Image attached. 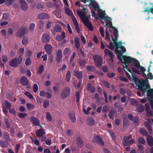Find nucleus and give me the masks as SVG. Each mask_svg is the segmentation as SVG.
I'll list each match as a JSON object with an SVG mask.
<instances>
[{"label": "nucleus", "mask_w": 153, "mask_h": 153, "mask_svg": "<svg viewBox=\"0 0 153 153\" xmlns=\"http://www.w3.org/2000/svg\"><path fill=\"white\" fill-rule=\"evenodd\" d=\"M117 57L118 59L120 61H122V58L124 60V62H123V63L125 65L123 66L124 68H127L128 67V65L126 63H131L133 62L134 60V58H131L129 56L123 55L122 53V55L121 56H120L117 55Z\"/></svg>", "instance_id": "nucleus-3"}, {"label": "nucleus", "mask_w": 153, "mask_h": 153, "mask_svg": "<svg viewBox=\"0 0 153 153\" xmlns=\"http://www.w3.org/2000/svg\"><path fill=\"white\" fill-rule=\"evenodd\" d=\"M20 147V144L19 143H17L15 147V152L18 153L19 151V149Z\"/></svg>", "instance_id": "nucleus-64"}, {"label": "nucleus", "mask_w": 153, "mask_h": 153, "mask_svg": "<svg viewBox=\"0 0 153 153\" xmlns=\"http://www.w3.org/2000/svg\"><path fill=\"white\" fill-rule=\"evenodd\" d=\"M108 107L107 105H104L102 108V113H107L109 111Z\"/></svg>", "instance_id": "nucleus-46"}, {"label": "nucleus", "mask_w": 153, "mask_h": 153, "mask_svg": "<svg viewBox=\"0 0 153 153\" xmlns=\"http://www.w3.org/2000/svg\"><path fill=\"white\" fill-rule=\"evenodd\" d=\"M31 63L30 58L28 57L26 59L25 62V64L26 65L28 66L31 64Z\"/></svg>", "instance_id": "nucleus-60"}, {"label": "nucleus", "mask_w": 153, "mask_h": 153, "mask_svg": "<svg viewBox=\"0 0 153 153\" xmlns=\"http://www.w3.org/2000/svg\"><path fill=\"white\" fill-rule=\"evenodd\" d=\"M137 141L139 144H144L146 143V141L145 139L143 137L139 138Z\"/></svg>", "instance_id": "nucleus-43"}, {"label": "nucleus", "mask_w": 153, "mask_h": 153, "mask_svg": "<svg viewBox=\"0 0 153 153\" xmlns=\"http://www.w3.org/2000/svg\"><path fill=\"white\" fill-rule=\"evenodd\" d=\"M87 123L88 125L92 126L95 124V120L93 117H89L87 119Z\"/></svg>", "instance_id": "nucleus-28"}, {"label": "nucleus", "mask_w": 153, "mask_h": 153, "mask_svg": "<svg viewBox=\"0 0 153 153\" xmlns=\"http://www.w3.org/2000/svg\"><path fill=\"white\" fill-rule=\"evenodd\" d=\"M104 52L106 56L109 55L110 56V61L112 63L113 62V57L114 56V55L113 53L111 51L109 50L107 48H106L104 50Z\"/></svg>", "instance_id": "nucleus-14"}, {"label": "nucleus", "mask_w": 153, "mask_h": 153, "mask_svg": "<svg viewBox=\"0 0 153 153\" xmlns=\"http://www.w3.org/2000/svg\"><path fill=\"white\" fill-rule=\"evenodd\" d=\"M123 126L124 127L127 126L128 124V120L126 118H123Z\"/></svg>", "instance_id": "nucleus-58"}, {"label": "nucleus", "mask_w": 153, "mask_h": 153, "mask_svg": "<svg viewBox=\"0 0 153 153\" xmlns=\"http://www.w3.org/2000/svg\"><path fill=\"white\" fill-rule=\"evenodd\" d=\"M30 99H33V97L30 93L27 91H26L24 93Z\"/></svg>", "instance_id": "nucleus-48"}, {"label": "nucleus", "mask_w": 153, "mask_h": 153, "mask_svg": "<svg viewBox=\"0 0 153 153\" xmlns=\"http://www.w3.org/2000/svg\"><path fill=\"white\" fill-rule=\"evenodd\" d=\"M98 9L99 10H98V16L99 18H100V20L101 23L103 24H104V18L105 17V12H104L101 9H100V8H97V9Z\"/></svg>", "instance_id": "nucleus-11"}, {"label": "nucleus", "mask_w": 153, "mask_h": 153, "mask_svg": "<svg viewBox=\"0 0 153 153\" xmlns=\"http://www.w3.org/2000/svg\"><path fill=\"white\" fill-rule=\"evenodd\" d=\"M53 22L48 21L47 22L46 24V28L47 29H49L53 26Z\"/></svg>", "instance_id": "nucleus-49"}, {"label": "nucleus", "mask_w": 153, "mask_h": 153, "mask_svg": "<svg viewBox=\"0 0 153 153\" xmlns=\"http://www.w3.org/2000/svg\"><path fill=\"white\" fill-rule=\"evenodd\" d=\"M93 142H96L98 144L101 146H103L104 145V143L102 141V138L98 135L95 136L93 139Z\"/></svg>", "instance_id": "nucleus-7"}, {"label": "nucleus", "mask_w": 153, "mask_h": 153, "mask_svg": "<svg viewBox=\"0 0 153 153\" xmlns=\"http://www.w3.org/2000/svg\"><path fill=\"white\" fill-rule=\"evenodd\" d=\"M65 38V33L63 31L61 33V34L57 35L56 37V40L59 42H61L62 40Z\"/></svg>", "instance_id": "nucleus-27"}, {"label": "nucleus", "mask_w": 153, "mask_h": 153, "mask_svg": "<svg viewBox=\"0 0 153 153\" xmlns=\"http://www.w3.org/2000/svg\"><path fill=\"white\" fill-rule=\"evenodd\" d=\"M0 144L1 146L3 148H6L8 146V145L6 143L2 140L0 141Z\"/></svg>", "instance_id": "nucleus-53"}, {"label": "nucleus", "mask_w": 153, "mask_h": 153, "mask_svg": "<svg viewBox=\"0 0 153 153\" xmlns=\"http://www.w3.org/2000/svg\"><path fill=\"white\" fill-rule=\"evenodd\" d=\"M132 121L133 122L135 125L137 126H138L139 125V124H138L139 120L137 117H134Z\"/></svg>", "instance_id": "nucleus-61"}, {"label": "nucleus", "mask_w": 153, "mask_h": 153, "mask_svg": "<svg viewBox=\"0 0 153 153\" xmlns=\"http://www.w3.org/2000/svg\"><path fill=\"white\" fill-rule=\"evenodd\" d=\"M90 2L89 6L92 7L95 11L97 10V8H99V6L97 3L94 0H86V2Z\"/></svg>", "instance_id": "nucleus-9"}, {"label": "nucleus", "mask_w": 153, "mask_h": 153, "mask_svg": "<svg viewBox=\"0 0 153 153\" xmlns=\"http://www.w3.org/2000/svg\"><path fill=\"white\" fill-rule=\"evenodd\" d=\"M44 47L47 53L49 55L51 54L53 50L52 46L49 44H47L45 45Z\"/></svg>", "instance_id": "nucleus-13"}, {"label": "nucleus", "mask_w": 153, "mask_h": 153, "mask_svg": "<svg viewBox=\"0 0 153 153\" xmlns=\"http://www.w3.org/2000/svg\"><path fill=\"white\" fill-rule=\"evenodd\" d=\"M139 132L143 136H146L149 135L147 131L143 128H140L139 130Z\"/></svg>", "instance_id": "nucleus-30"}, {"label": "nucleus", "mask_w": 153, "mask_h": 153, "mask_svg": "<svg viewBox=\"0 0 153 153\" xmlns=\"http://www.w3.org/2000/svg\"><path fill=\"white\" fill-rule=\"evenodd\" d=\"M43 25L44 22L42 20L39 21L38 23L37 26L40 29L42 28L43 27Z\"/></svg>", "instance_id": "nucleus-59"}, {"label": "nucleus", "mask_w": 153, "mask_h": 153, "mask_svg": "<svg viewBox=\"0 0 153 153\" xmlns=\"http://www.w3.org/2000/svg\"><path fill=\"white\" fill-rule=\"evenodd\" d=\"M77 13L80 16V18L83 24L88 27L89 30H93V27L91 23L89 22V20L85 13L82 11L78 10Z\"/></svg>", "instance_id": "nucleus-2"}, {"label": "nucleus", "mask_w": 153, "mask_h": 153, "mask_svg": "<svg viewBox=\"0 0 153 153\" xmlns=\"http://www.w3.org/2000/svg\"><path fill=\"white\" fill-rule=\"evenodd\" d=\"M49 101L47 100H45L43 102V107L45 108H47L49 105Z\"/></svg>", "instance_id": "nucleus-51"}, {"label": "nucleus", "mask_w": 153, "mask_h": 153, "mask_svg": "<svg viewBox=\"0 0 153 153\" xmlns=\"http://www.w3.org/2000/svg\"><path fill=\"white\" fill-rule=\"evenodd\" d=\"M45 134V131L43 128H42L37 130L36 131V136L38 137H42Z\"/></svg>", "instance_id": "nucleus-17"}, {"label": "nucleus", "mask_w": 153, "mask_h": 153, "mask_svg": "<svg viewBox=\"0 0 153 153\" xmlns=\"http://www.w3.org/2000/svg\"><path fill=\"white\" fill-rule=\"evenodd\" d=\"M18 59L17 58L15 57L13 59L11 60L9 62V65L12 67H15L17 66L18 64H19L18 63Z\"/></svg>", "instance_id": "nucleus-15"}, {"label": "nucleus", "mask_w": 153, "mask_h": 153, "mask_svg": "<svg viewBox=\"0 0 153 153\" xmlns=\"http://www.w3.org/2000/svg\"><path fill=\"white\" fill-rule=\"evenodd\" d=\"M114 31H113V33L115 37V39L117 40V38L119 36L118 31L117 30L115 27L114 29H113Z\"/></svg>", "instance_id": "nucleus-45"}, {"label": "nucleus", "mask_w": 153, "mask_h": 153, "mask_svg": "<svg viewBox=\"0 0 153 153\" xmlns=\"http://www.w3.org/2000/svg\"><path fill=\"white\" fill-rule=\"evenodd\" d=\"M21 84L23 86H26L28 83V80L25 76H22L20 80Z\"/></svg>", "instance_id": "nucleus-23"}, {"label": "nucleus", "mask_w": 153, "mask_h": 153, "mask_svg": "<svg viewBox=\"0 0 153 153\" xmlns=\"http://www.w3.org/2000/svg\"><path fill=\"white\" fill-rule=\"evenodd\" d=\"M105 26H106L107 27H109L112 29L115 28V27L113 26V24L111 21L106 22Z\"/></svg>", "instance_id": "nucleus-42"}, {"label": "nucleus", "mask_w": 153, "mask_h": 153, "mask_svg": "<svg viewBox=\"0 0 153 153\" xmlns=\"http://www.w3.org/2000/svg\"><path fill=\"white\" fill-rule=\"evenodd\" d=\"M152 8H147V9H145L144 11V12H148L149 13H151L152 14H153V5L152 7Z\"/></svg>", "instance_id": "nucleus-62"}, {"label": "nucleus", "mask_w": 153, "mask_h": 153, "mask_svg": "<svg viewBox=\"0 0 153 153\" xmlns=\"http://www.w3.org/2000/svg\"><path fill=\"white\" fill-rule=\"evenodd\" d=\"M86 70L90 72L94 71L96 69L92 65H88L86 66Z\"/></svg>", "instance_id": "nucleus-36"}, {"label": "nucleus", "mask_w": 153, "mask_h": 153, "mask_svg": "<svg viewBox=\"0 0 153 153\" xmlns=\"http://www.w3.org/2000/svg\"><path fill=\"white\" fill-rule=\"evenodd\" d=\"M37 17L39 19H48L50 18V16L48 14L42 12L39 13Z\"/></svg>", "instance_id": "nucleus-12"}, {"label": "nucleus", "mask_w": 153, "mask_h": 153, "mask_svg": "<svg viewBox=\"0 0 153 153\" xmlns=\"http://www.w3.org/2000/svg\"><path fill=\"white\" fill-rule=\"evenodd\" d=\"M46 118L48 121H51L52 118L49 112H46Z\"/></svg>", "instance_id": "nucleus-52"}, {"label": "nucleus", "mask_w": 153, "mask_h": 153, "mask_svg": "<svg viewBox=\"0 0 153 153\" xmlns=\"http://www.w3.org/2000/svg\"><path fill=\"white\" fill-rule=\"evenodd\" d=\"M134 59L133 62L132 63V65L134 66L136 68H139L140 66L139 62L135 59Z\"/></svg>", "instance_id": "nucleus-31"}, {"label": "nucleus", "mask_w": 153, "mask_h": 153, "mask_svg": "<svg viewBox=\"0 0 153 153\" xmlns=\"http://www.w3.org/2000/svg\"><path fill=\"white\" fill-rule=\"evenodd\" d=\"M71 93V88L69 87H65L62 91L60 97L62 99H64L67 98Z\"/></svg>", "instance_id": "nucleus-4"}, {"label": "nucleus", "mask_w": 153, "mask_h": 153, "mask_svg": "<svg viewBox=\"0 0 153 153\" xmlns=\"http://www.w3.org/2000/svg\"><path fill=\"white\" fill-rule=\"evenodd\" d=\"M134 139L129 140L124 137L123 138V143L124 146L131 145L134 143Z\"/></svg>", "instance_id": "nucleus-8"}, {"label": "nucleus", "mask_w": 153, "mask_h": 153, "mask_svg": "<svg viewBox=\"0 0 153 153\" xmlns=\"http://www.w3.org/2000/svg\"><path fill=\"white\" fill-rule=\"evenodd\" d=\"M99 30H100V32L101 36L102 37H104V28L102 27H100L99 29Z\"/></svg>", "instance_id": "nucleus-63"}, {"label": "nucleus", "mask_w": 153, "mask_h": 153, "mask_svg": "<svg viewBox=\"0 0 153 153\" xmlns=\"http://www.w3.org/2000/svg\"><path fill=\"white\" fill-rule=\"evenodd\" d=\"M116 113V111L114 110H110L109 111V114H108V117L110 119H112L113 120L114 119V116Z\"/></svg>", "instance_id": "nucleus-40"}, {"label": "nucleus", "mask_w": 153, "mask_h": 153, "mask_svg": "<svg viewBox=\"0 0 153 153\" xmlns=\"http://www.w3.org/2000/svg\"><path fill=\"white\" fill-rule=\"evenodd\" d=\"M3 137L6 142L8 143L10 142V138L9 134L6 133L3 135Z\"/></svg>", "instance_id": "nucleus-41"}, {"label": "nucleus", "mask_w": 153, "mask_h": 153, "mask_svg": "<svg viewBox=\"0 0 153 153\" xmlns=\"http://www.w3.org/2000/svg\"><path fill=\"white\" fill-rule=\"evenodd\" d=\"M4 104L5 106V108L7 109H9L12 106L11 103L6 100H4Z\"/></svg>", "instance_id": "nucleus-44"}, {"label": "nucleus", "mask_w": 153, "mask_h": 153, "mask_svg": "<svg viewBox=\"0 0 153 153\" xmlns=\"http://www.w3.org/2000/svg\"><path fill=\"white\" fill-rule=\"evenodd\" d=\"M74 74L76 78L78 79H81L83 76V74L81 71L75 70L74 71Z\"/></svg>", "instance_id": "nucleus-24"}, {"label": "nucleus", "mask_w": 153, "mask_h": 153, "mask_svg": "<svg viewBox=\"0 0 153 153\" xmlns=\"http://www.w3.org/2000/svg\"><path fill=\"white\" fill-rule=\"evenodd\" d=\"M2 18L4 20L8 19L9 21L11 20L10 19V14L8 13H4L2 16Z\"/></svg>", "instance_id": "nucleus-37"}, {"label": "nucleus", "mask_w": 153, "mask_h": 153, "mask_svg": "<svg viewBox=\"0 0 153 153\" xmlns=\"http://www.w3.org/2000/svg\"><path fill=\"white\" fill-rule=\"evenodd\" d=\"M27 115V114L24 113H20L18 114V117L21 119L24 118Z\"/></svg>", "instance_id": "nucleus-57"}, {"label": "nucleus", "mask_w": 153, "mask_h": 153, "mask_svg": "<svg viewBox=\"0 0 153 153\" xmlns=\"http://www.w3.org/2000/svg\"><path fill=\"white\" fill-rule=\"evenodd\" d=\"M22 9L26 11L28 8L27 4L25 0H18Z\"/></svg>", "instance_id": "nucleus-10"}, {"label": "nucleus", "mask_w": 153, "mask_h": 153, "mask_svg": "<svg viewBox=\"0 0 153 153\" xmlns=\"http://www.w3.org/2000/svg\"><path fill=\"white\" fill-rule=\"evenodd\" d=\"M78 62L80 67H83L86 64V61L83 59H80Z\"/></svg>", "instance_id": "nucleus-35"}, {"label": "nucleus", "mask_w": 153, "mask_h": 153, "mask_svg": "<svg viewBox=\"0 0 153 153\" xmlns=\"http://www.w3.org/2000/svg\"><path fill=\"white\" fill-rule=\"evenodd\" d=\"M14 2V0H6L5 1V4L7 6H10L12 5Z\"/></svg>", "instance_id": "nucleus-55"}, {"label": "nucleus", "mask_w": 153, "mask_h": 153, "mask_svg": "<svg viewBox=\"0 0 153 153\" xmlns=\"http://www.w3.org/2000/svg\"><path fill=\"white\" fill-rule=\"evenodd\" d=\"M86 89L88 91L90 90L91 93H94L95 90V88L94 86L91 87V83H89L87 84L86 86Z\"/></svg>", "instance_id": "nucleus-29"}, {"label": "nucleus", "mask_w": 153, "mask_h": 153, "mask_svg": "<svg viewBox=\"0 0 153 153\" xmlns=\"http://www.w3.org/2000/svg\"><path fill=\"white\" fill-rule=\"evenodd\" d=\"M4 120L5 127L7 128H9L10 127V124L8 119H4Z\"/></svg>", "instance_id": "nucleus-54"}, {"label": "nucleus", "mask_w": 153, "mask_h": 153, "mask_svg": "<svg viewBox=\"0 0 153 153\" xmlns=\"http://www.w3.org/2000/svg\"><path fill=\"white\" fill-rule=\"evenodd\" d=\"M71 76V73L70 71L68 70L66 74V80L68 82H70Z\"/></svg>", "instance_id": "nucleus-38"}, {"label": "nucleus", "mask_w": 153, "mask_h": 153, "mask_svg": "<svg viewBox=\"0 0 153 153\" xmlns=\"http://www.w3.org/2000/svg\"><path fill=\"white\" fill-rule=\"evenodd\" d=\"M62 30L61 26L58 24H57L54 27V30L56 32H60Z\"/></svg>", "instance_id": "nucleus-33"}, {"label": "nucleus", "mask_w": 153, "mask_h": 153, "mask_svg": "<svg viewBox=\"0 0 153 153\" xmlns=\"http://www.w3.org/2000/svg\"><path fill=\"white\" fill-rule=\"evenodd\" d=\"M146 141L149 146L152 147L153 146V138L152 136L149 135L146 138Z\"/></svg>", "instance_id": "nucleus-25"}, {"label": "nucleus", "mask_w": 153, "mask_h": 153, "mask_svg": "<svg viewBox=\"0 0 153 153\" xmlns=\"http://www.w3.org/2000/svg\"><path fill=\"white\" fill-rule=\"evenodd\" d=\"M68 115L72 123H75L76 122V120L74 112H69L68 113Z\"/></svg>", "instance_id": "nucleus-20"}, {"label": "nucleus", "mask_w": 153, "mask_h": 153, "mask_svg": "<svg viewBox=\"0 0 153 153\" xmlns=\"http://www.w3.org/2000/svg\"><path fill=\"white\" fill-rule=\"evenodd\" d=\"M44 66L43 65H41L39 67L38 71H37L38 73L40 75H41L43 72L44 71Z\"/></svg>", "instance_id": "nucleus-39"}, {"label": "nucleus", "mask_w": 153, "mask_h": 153, "mask_svg": "<svg viewBox=\"0 0 153 153\" xmlns=\"http://www.w3.org/2000/svg\"><path fill=\"white\" fill-rule=\"evenodd\" d=\"M28 38L26 36L24 37L22 41V43L23 45H26L27 43Z\"/></svg>", "instance_id": "nucleus-50"}, {"label": "nucleus", "mask_w": 153, "mask_h": 153, "mask_svg": "<svg viewBox=\"0 0 153 153\" xmlns=\"http://www.w3.org/2000/svg\"><path fill=\"white\" fill-rule=\"evenodd\" d=\"M24 49L23 48H21L19 50V54H21L19 55L18 57V63L19 65H20L22 64V57L24 54Z\"/></svg>", "instance_id": "nucleus-18"}, {"label": "nucleus", "mask_w": 153, "mask_h": 153, "mask_svg": "<svg viewBox=\"0 0 153 153\" xmlns=\"http://www.w3.org/2000/svg\"><path fill=\"white\" fill-rule=\"evenodd\" d=\"M145 125L147 129L148 130L149 133L151 134H152V128L150 124L146 122L145 123Z\"/></svg>", "instance_id": "nucleus-34"}, {"label": "nucleus", "mask_w": 153, "mask_h": 153, "mask_svg": "<svg viewBox=\"0 0 153 153\" xmlns=\"http://www.w3.org/2000/svg\"><path fill=\"white\" fill-rule=\"evenodd\" d=\"M62 57V50L60 49H59L57 52L56 55V59L58 63H59L60 62Z\"/></svg>", "instance_id": "nucleus-19"}, {"label": "nucleus", "mask_w": 153, "mask_h": 153, "mask_svg": "<svg viewBox=\"0 0 153 153\" xmlns=\"http://www.w3.org/2000/svg\"><path fill=\"white\" fill-rule=\"evenodd\" d=\"M50 37L49 35L46 33H44L42 36V41L45 43H47L49 42Z\"/></svg>", "instance_id": "nucleus-16"}, {"label": "nucleus", "mask_w": 153, "mask_h": 153, "mask_svg": "<svg viewBox=\"0 0 153 153\" xmlns=\"http://www.w3.org/2000/svg\"><path fill=\"white\" fill-rule=\"evenodd\" d=\"M25 33V29L22 27H21L16 34V36L17 37H20Z\"/></svg>", "instance_id": "nucleus-21"}, {"label": "nucleus", "mask_w": 153, "mask_h": 153, "mask_svg": "<svg viewBox=\"0 0 153 153\" xmlns=\"http://www.w3.org/2000/svg\"><path fill=\"white\" fill-rule=\"evenodd\" d=\"M111 39L113 42V43L115 47V52L117 54V55H118L120 56H121L122 55V53L120 50L118 49L119 47L118 45V43L116 42L117 40L114 39L112 36H111Z\"/></svg>", "instance_id": "nucleus-6"}, {"label": "nucleus", "mask_w": 153, "mask_h": 153, "mask_svg": "<svg viewBox=\"0 0 153 153\" xmlns=\"http://www.w3.org/2000/svg\"><path fill=\"white\" fill-rule=\"evenodd\" d=\"M30 120L31 122L34 126H38L39 123V119L35 117H31L30 118Z\"/></svg>", "instance_id": "nucleus-22"}, {"label": "nucleus", "mask_w": 153, "mask_h": 153, "mask_svg": "<svg viewBox=\"0 0 153 153\" xmlns=\"http://www.w3.org/2000/svg\"><path fill=\"white\" fill-rule=\"evenodd\" d=\"M93 59L95 65L97 67H100L101 66L102 62V59L100 56L98 55H94Z\"/></svg>", "instance_id": "nucleus-5"}, {"label": "nucleus", "mask_w": 153, "mask_h": 153, "mask_svg": "<svg viewBox=\"0 0 153 153\" xmlns=\"http://www.w3.org/2000/svg\"><path fill=\"white\" fill-rule=\"evenodd\" d=\"M76 55V53L75 52H73L72 55L71 56L70 61V63L71 64L73 61L74 60Z\"/></svg>", "instance_id": "nucleus-56"}, {"label": "nucleus", "mask_w": 153, "mask_h": 153, "mask_svg": "<svg viewBox=\"0 0 153 153\" xmlns=\"http://www.w3.org/2000/svg\"><path fill=\"white\" fill-rule=\"evenodd\" d=\"M76 144L78 147H81L83 145V142L81 138L80 137H77L76 139Z\"/></svg>", "instance_id": "nucleus-26"}, {"label": "nucleus", "mask_w": 153, "mask_h": 153, "mask_svg": "<svg viewBox=\"0 0 153 153\" xmlns=\"http://www.w3.org/2000/svg\"><path fill=\"white\" fill-rule=\"evenodd\" d=\"M74 44L77 49H78L80 47L79 39L78 37H76L74 39Z\"/></svg>", "instance_id": "nucleus-32"}, {"label": "nucleus", "mask_w": 153, "mask_h": 153, "mask_svg": "<svg viewBox=\"0 0 153 153\" xmlns=\"http://www.w3.org/2000/svg\"><path fill=\"white\" fill-rule=\"evenodd\" d=\"M26 107L27 109L29 110H31L34 107V106L33 105L29 103H28L27 104Z\"/></svg>", "instance_id": "nucleus-47"}, {"label": "nucleus", "mask_w": 153, "mask_h": 153, "mask_svg": "<svg viewBox=\"0 0 153 153\" xmlns=\"http://www.w3.org/2000/svg\"><path fill=\"white\" fill-rule=\"evenodd\" d=\"M137 82L139 84L137 85L139 89L142 92L143 95L147 92V96L151 100L150 105L151 108H153V88H150V85L147 84L146 85V82L143 80H140L139 78L137 80Z\"/></svg>", "instance_id": "nucleus-1"}]
</instances>
